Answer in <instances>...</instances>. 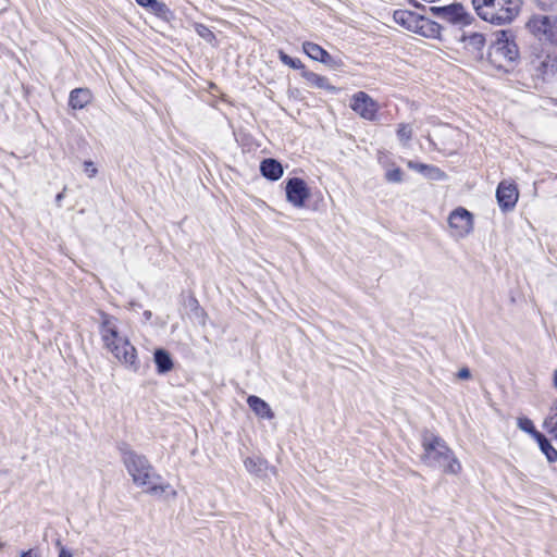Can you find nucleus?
<instances>
[{
    "instance_id": "412c9836",
    "label": "nucleus",
    "mask_w": 557,
    "mask_h": 557,
    "mask_svg": "<svg viewBox=\"0 0 557 557\" xmlns=\"http://www.w3.org/2000/svg\"><path fill=\"white\" fill-rule=\"evenodd\" d=\"M306 78L311 85H313L318 88L326 89L332 92L337 91V88L335 86L331 85L329 79L325 76H321L319 74L310 72V73L306 74Z\"/></svg>"
},
{
    "instance_id": "6e6552de",
    "label": "nucleus",
    "mask_w": 557,
    "mask_h": 557,
    "mask_svg": "<svg viewBox=\"0 0 557 557\" xmlns=\"http://www.w3.org/2000/svg\"><path fill=\"white\" fill-rule=\"evenodd\" d=\"M350 108L368 121H374L379 111L377 102L364 91H358L352 95Z\"/></svg>"
},
{
    "instance_id": "4c0bfd02",
    "label": "nucleus",
    "mask_w": 557,
    "mask_h": 557,
    "mask_svg": "<svg viewBox=\"0 0 557 557\" xmlns=\"http://www.w3.org/2000/svg\"><path fill=\"white\" fill-rule=\"evenodd\" d=\"M553 386L557 391V369L553 373Z\"/></svg>"
},
{
    "instance_id": "2eb2a0df",
    "label": "nucleus",
    "mask_w": 557,
    "mask_h": 557,
    "mask_svg": "<svg viewBox=\"0 0 557 557\" xmlns=\"http://www.w3.org/2000/svg\"><path fill=\"white\" fill-rule=\"evenodd\" d=\"M249 408L261 419L271 420L274 418V412L270 405L258 396L251 395L247 398Z\"/></svg>"
},
{
    "instance_id": "9d476101",
    "label": "nucleus",
    "mask_w": 557,
    "mask_h": 557,
    "mask_svg": "<svg viewBox=\"0 0 557 557\" xmlns=\"http://www.w3.org/2000/svg\"><path fill=\"white\" fill-rule=\"evenodd\" d=\"M286 199L296 208H302L310 197V190L306 182L299 177L289 178L286 182Z\"/></svg>"
},
{
    "instance_id": "f257e3e1",
    "label": "nucleus",
    "mask_w": 557,
    "mask_h": 557,
    "mask_svg": "<svg viewBox=\"0 0 557 557\" xmlns=\"http://www.w3.org/2000/svg\"><path fill=\"white\" fill-rule=\"evenodd\" d=\"M120 450L122 461L137 486L146 487L145 492L151 495H162L166 492H170L172 496L176 495L170 484L160 483V475L154 472L153 467L144 455L136 453L127 445L121 446Z\"/></svg>"
},
{
    "instance_id": "473e14b6",
    "label": "nucleus",
    "mask_w": 557,
    "mask_h": 557,
    "mask_svg": "<svg viewBox=\"0 0 557 557\" xmlns=\"http://www.w3.org/2000/svg\"><path fill=\"white\" fill-rule=\"evenodd\" d=\"M55 546L59 548V556L58 557H73V554L66 549L60 541H57Z\"/></svg>"
},
{
    "instance_id": "20e7f679",
    "label": "nucleus",
    "mask_w": 557,
    "mask_h": 557,
    "mask_svg": "<svg viewBox=\"0 0 557 557\" xmlns=\"http://www.w3.org/2000/svg\"><path fill=\"white\" fill-rule=\"evenodd\" d=\"M476 14L492 24L510 23L519 13L518 0H472Z\"/></svg>"
},
{
    "instance_id": "c85d7f7f",
    "label": "nucleus",
    "mask_w": 557,
    "mask_h": 557,
    "mask_svg": "<svg viewBox=\"0 0 557 557\" xmlns=\"http://www.w3.org/2000/svg\"><path fill=\"white\" fill-rule=\"evenodd\" d=\"M424 176L432 180H441L444 177V173L436 166L428 165V170L423 174Z\"/></svg>"
},
{
    "instance_id": "a211bd4d",
    "label": "nucleus",
    "mask_w": 557,
    "mask_h": 557,
    "mask_svg": "<svg viewBox=\"0 0 557 557\" xmlns=\"http://www.w3.org/2000/svg\"><path fill=\"white\" fill-rule=\"evenodd\" d=\"M153 360L157 366V371L160 374H165V373L170 372L174 367V363H173V360H172L170 354L165 349H162V348L156 349V351L153 354Z\"/></svg>"
},
{
    "instance_id": "f704fd0d",
    "label": "nucleus",
    "mask_w": 557,
    "mask_h": 557,
    "mask_svg": "<svg viewBox=\"0 0 557 557\" xmlns=\"http://www.w3.org/2000/svg\"><path fill=\"white\" fill-rule=\"evenodd\" d=\"M21 557H40L38 549L30 548L21 554Z\"/></svg>"
},
{
    "instance_id": "2f4dec72",
    "label": "nucleus",
    "mask_w": 557,
    "mask_h": 557,
    "mask_svg": "<svg viewBox=\"0 0 557 557\" xmlns=\"http://www.w3.org/2000/svg\"><path fill=\"white\" fill-rule=\"evenodd\" d=\"M408 168L424 174V172L428 170V164L409 161L408 162Z\"/></svg>"
},
{
    "instance_id": "1a4fd4ad",
    "label": "nucleus",
    "mask_w": 557,
    "mask_h": 557,
    "mask_svg": "<svg viewBox=\"0 0 557 557\" xmlns=\"http://www.w3.org/2000/svg\"><path fill=\"white\" fill-rule=\"evenodd\" d=\"M430 12L434 16L449 23H470V15L466 12L465 8L460 3H451L443 7H431Z\"/></svg>"
},
{
    "instance_id": "7c9ffc66",
    "label": "nucleus",
    "mask_w": 557,
    "mask_h": 557,
    "mask_svg": "<svg viewBox=\"0 0 557 557\" xmlns=\"http://www.w3.org/2000/svg\"><path fill=\"white\" fill-rule=\"evenodd\" d=\"M84 171L87 174L88 177H94L98 173L97 168L95 166L92 161H85L84 162Z\"/></svg>"
},
{
    "instance_id": "39448f33",
    "label": "nucleus",
    "mask_w": 557,
    "mask_h": 557,
    "mask_svg": "<svg viewBox=\"0 0 557 557\" xmlns=\"http://www.w3.org/2000/svg\"><path fill=\"white\" fill-rule=\"evenodd\" d=\"M488 51L490 62L497 69L508 72L519 59V50L509 30H499Z\"/></svg>"
},
{
    "instance_id": "a878e982",
    "label": "nucleus",
    "mask_w": 557,
    "mask_h": 557,
    "mask_svg": "<svg viewBox=\"0 0 557 557\" xmlns=\"http://www.w3.org/2000/svg\"><path fill=\"white\" fill-rule=\"evenodd\" d=\"M397 137L400 141L408 143L412 137V128L409 124H399L397 128Z\"/></svg>"
},
{
    "instance_id": "c756f323",
    "label": "nucleus",
    "mask_w": 557,
    "mask_h": 557,
    "mask_svg": "<svg viewBox=\"0 0 557 557\" xmlns=\"http://www.w3.org/2000/svg\"><path fill=\"white\" fill-rule=\"evenodd\" d=\"M386 180L388 182L398 183L403 180V173L399 169L391 170L386 173Z\"/></svg>"
},
{
    "instance_id": "4468645a",
    "label": "nucleus",
    "mask_w": 557,
    "mask_h": 557,
    "mask_svg": "<svg viewBox=\"0 0 557 557\" xmlns=\"http://www.w3.org/2000/svg\"><path fill=\"white\" fill-rule=\"evenodd\" d=\"M393 18L398 25L414 33L419 28L418 25L421 15L408 10H396L393 14Z\"/></svg>"
},
{
    "instance_id": "4be33fe9",
    "label": "nucleus",
    "mask_w": 557,
    "mask_h": 557,
    "mask_svg": "<svg viewBox=\"0 0 557 557\" xmlns=\"http://www.w3.org/2000/svg\"><path fill=\"white\" fill-rule=\"evenodd\" d=\"M537 441L541 450L545 454L549 462L557 460V450L552 446L550 442L541 433H537Z\"/></svg>"
},
{
    "instance_id": "72a5a7b5",
    "label": "nucleus",
    "mask_w": 557,
    "mask_h": 557,
    "mask_svg": "<svg viewBox=\"0 0 557 557\" xmlns=\"http://www.w3.org/2000/svg\"><path fill=\"white\" fill-rule=\"evenodd\" d=\"M471 376L470 370L468 368H461L457 372V377L460 380H468Z\"/></svg>"
},
{
    "instance_id": "ea45409f",
    "label": "nucleus",
    "mask_w": 557,
    "mask_h": 557,
    "mask_svg": "<svg viewBox=\"0 0 557 557\" xmlns=\"http://www.w3.org/2000/svg\"><path fill=\"white\" fill-rule=\"evenodd\" d=\"M445 131H446V132H453V129H451V128H449V127H445Z\"/></svg>"
},
{
    "instance_id": "58836bf2",
    "label": "nucleus",
    "mask_w": 557,
    "mask_h": 557,
    "mask_svg": "<svg viewBox=\"0 0 557 557\" xmlns=\"http://www.w3.org/2000/svg\"><path fill=\"white\" fill-rule=\"evenodd\" d=\"M144 315H145V318H146L147 320H149V319L151 318V311H148V310H147V311H145V312H144Z\"/></svg>"
},
{
    "instance_id": "dca6fc26",
    "label": "nucleus",
    "mask_w": 557,
    "mask_h": 557,
    "mask_svg": "<svg viewBox=\"0 0 557 557\" xmlns=\"http://www.w3.org/2000/svg\"><path fill=\"white\" fill-rule=\"evenodd\" d=\"M92 95L88 88H75L70 92L69 104L74 110L84 109L91 102Z\"/></svg>"
},
{
    "instance_id": "f3484780",
    "label": "nucleus",
    "mask_w": 557,
    "mask_h": 557,
    "mask_svg": "<svg viewBox=\"0 0 557 557\" xmlns=\"http://www.w3.org/2000/svg\"><path fill=\"white\" fill-rule=\"evenodd\" d=\"M261 174L271 181H277L283 175V166L282 164L272 158L264 159L260 164Z\"/></svg>"
},
{
    "instance_id": "7ed1b4c3",
    "label": "nucleus",
    "mask_w": 557,
    "mask_h": 557,
    "mask_svg": "<svg viewBox=\"0 0 557 557\" xmlns=\"http://www.w3.org/2000/svg\"><path fill=\"white\" fill-rule=\"evenodd\" d=\"M422 461L431 468H442L449 474H458L461 465L445 441L433 433L425 432L422 436Z\"/></svg>"
},
{
    "instance_id": "5701e85b",
    "label": "nucleus",
    "mask_w": 557,
    "mask_h": 557,
    "mask_svg": "<svg viewBox=\"0 0 557 557\" xmlns=\"http://www.w3.org/2000/svg\"><path fill=\"white\" fill-rule=\"evenodd\" d=\"M137 3L144 8L149 9L151 12L163 16L169 12V9L165 3L160 2L158 0H136Z\"/></svg>"
},
{
    "instance_id": "9b49d317",
    "label": "nucleus",
    "mask_w": 557,
    "mask_h": 557,
    "mask_svg": "<svg viewBox=\"0 0 557 557\" xmlns=\"http://www.w3.org/2000/svg\"><path fill=\"white\" fill-rule=\"evenodd\" d=\"M531 66L539 77L545 79L557 71V58L552 53L542 52L531 60Z\"/></svg>"
},
{
    "instance_id": "ddd939ff",
    "label": "nucleus",
    "mask_w": 557,
    "mask_h": 557,
    "mask_svg": "<svg viewBox=\"0 0 557 557\" xmlns=\"http://www.w3.org/2000/svg\"><path fill=\"white\" fill-rule=\"evenodd\" d=\"M304 52L312 60L319 61L329 66H335L334 58L318 44L306 41L302 44Z\"/></svg>"
},
{
    "instance_id": "c9c22d12",
    "label": "nucleus",
    "mask_w": 557,
    "mask_h": 557,
    "mask_svg": "<svg viewBox=\"0 0 557 557\" xmlns=\"http://www.w3.org/2000/svg\"><path fill=\"white\" fill-rule=\"evenodd\" d=\"M199 35L201 37H203V38H208V37H212L213 36L212 33L208 28H206L203 26H202V30H199Z\"/></svg>"
},
{
    "instance_id": "6ab92c4d",
    "label": "nucleus",
    "mask_w": 557,
    "mask_h": 557,
    "mask_svg": "<svg viewBox=\"0 0 557 557\" xmlns=\"http://www.w3.org/2000/svg\"><path fill=\"white\" fill-rule=\"evenodd\" d=\"M461 40L465 45V48L473 54L481 53L485 45V38L480 33H471L469 35H463Z\"/></svg>"
},
{
    "instance_id": "cd10ccee",
    "label": "nucleus",
    "mask_w": 557,
    "mask_h": 557,
    "mask_svg": "<svg viewBox=\"0 0 557 557\" xmlns=\"http://www.w3.org/2000/svg\"><path fill=\"white\" fill-rule=\"evenodd\" d=\"M518 426L527 433H535L537 435V432L535 430L533 422L528 418H519Z\"/></svg>"
},
{
    "instance_id": "423d86ee",
    "label": "nucleus",
    "mask_w": 557,
    "mask_h": 557,
    "mask_svg": "<svg viewBox=\"0 0 557 557\" xmlns=\"http://www.w3.org/2000/svg\"><path fill=\"white\" fill-rule=\"evenodd\" d=\"M530 32L541 41L557 45V17L552 15H535L529 23Z\"/></svg>"
},
{
    "instance_id": "e433bc0d",
    "label": "nucleus",
    "mask_w": 557,
    "mask_h": 557,
    "mask_svg": "<svg viewBox=\"0 0 557 557\" xmlns=\"http://www.w3.org/2000/svg\"><path fill=\"white\" fill-rule=\"evenodd\" d=\"M64 191H65V188L63 189V191L59 193L57 196H55V202H57V206L58 207H61V202L64 198Z\"/></svg>"
},
{
    "instance_id": "0eeeda50",
    "label": "nucleus",
    "mask_w": 557,
    "mask_h": 557,
    "mask_svg": "<svg viewBox=\"0 0 557 557\" xmlns=\"http://www.w3.org/2000/svg\"><path fill=\"white\" fill-rule=\"evenodd\" d=\"M448 225L453 236L466 237L473 230V215L467 209L459 207L450 212Z\"/></svg>"
},
{
    "instance_id": "aec40b11",
    "label": "nucleus",
    "mask_w": 557,
    "mask_h": 557,
    "mask_svg": "<svg viewBox=\"0 0 557 557\" xmlns=\"http://www.w3.org/2000/svg\"><path fill=\"white\" fill-rule=\"evenodd\" d=\"M418 27L414 33L424 37L436 38L441 34V26L423 16H421Z\"/></svg>"
},
{
    "instance_id": "b1692460",
    "label": "nucleus",
    "mask_w": 557,
    "mask_h": 557,
    "mask_svg": "<svg viewBox=\"0 0 557 557\" xmlns=\"http://www.w3.org/2000/svg\"><path fill=\"white\" fill-rule=\"evenodd\" d=\"M244 466L248 472L259 474L267 468V461L262 458L248 457L244 460Z\"/></svg>"
},
{
    "instance_id": "f8f14e48",
    "label": "nucleus",
    "mask_w": 557,
    "mask_h": 557,
    "mask_svg": "<svg viewBox=\"0 0 557 557\" xmlns=\"http://www.w3.org/2000/svg\"><path fill=\"white\" fill-rule=\"evenodd\" d=\"M519 193L513 183L503 181L496 190V198L499 207L504 211L511 210L518 201Z\"/></svg>"
},
{
    "instance_id": "f03ea898",
    "label": "nucleus",
    "mask_w": 557,
    "mask_h": 557,
    "mask_svg": "<svg viewBox=\"0 0 557 557\" xmlns=\"http://www.w3.org/2000/svg\"><path fill=\"white\" fill-rule=\"evenodd\" d=\"M100 335L104 347L109 349L119 361L135 371L138 370L136 348L127 338L120 335L114 318L107 314L102 315Z\"/></svg>"
},
{
    "instance_id": "393cba45",
    "label": "nucleus",
    "mask_w": 557,
    "mask_h": 557,
    "mask_svg": "<svg viewBox=\"0 0 557 557\" xmlns=\"http://www.w3.org/2000/svg\"><path fill=\"white\" fill-rule=\"evenodd\" d=\"M545 428L557 440V400L552 407V414L545 420Z\"/></svg>"
},
{
    "instance_id": "bb28decb",
    "label": "nucleus",
    "mask_w": 557,
    "mask_h": 557,
    "mask_svg": "<svg viewBox=\"0 0 557 557\" xmlns=\"http://www.w3.org/2000/svg\"><path fill=\"white\" fill-rule=\"evenodd\" d=\"M280 60L285 64L288 65L292 69L299 70L304 67L302 62L299 59H294L289 57L288 54L284 53L283 51H280Z\"/></svg>"
},
{
    "instance_id": "a19ab883",
    "label": "nucleus",
    "mask_w": 557,
    "mask_h": 557,
    "mask_svg": "<svg viewBox=\"0 0 557 557\" xmlns=\"http://www.w3.org/2000/svg\"><path fill=\"white\" fill-rule=\"evenodd\" d=\"M2 547H3V543H2V542H0V549H1Z\"/></svg>"
}]
</instances>
